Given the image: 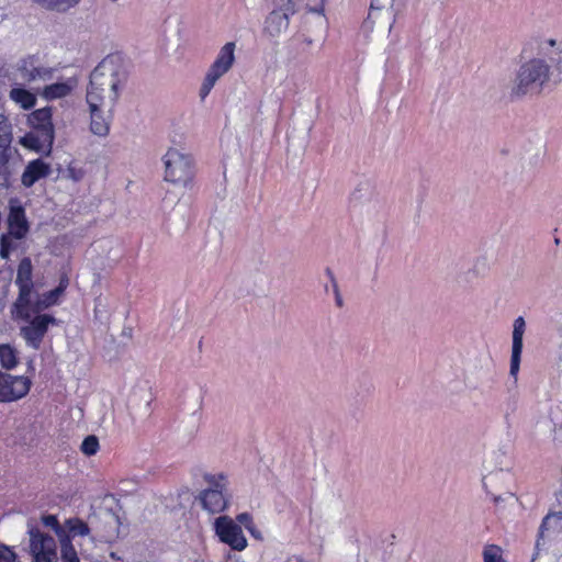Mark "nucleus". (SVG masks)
<instances>
[{
    "label": "nucleus",
    "instance_id": "1",
    "mask_svg": "<svg viewBox=\"0 0 562 562\" xmlns=\"http://www.w3.org/2000/svg\"><path fill=\"white\" fill-rule=\"evenodd\" d=\"M562 82V43L548 40L541 43L537 57L519 65L509 86L512 100L541 94Z\"/></svg>",
    "mask_w": 562,
    "mask_h": 562
},
{
    "label": "nucleus",
    "instance_id": "2",
    "mask_svg": "<svg viewBox=\"0 0 562 562\" xmlns=\"http://www.w3.org/2000/svg\"><path fill=\"white\" fill-rule=\"evenodd\" d=\"M126 82V71L119 56L103 58L90 75L86 100L88 105L114 110L120 91Z\"/></svg>",
    "mask_w": 562,
    "mask_h": 562
},
{
    "label": "nucleus",
    "instance_id": "3",
    "mask_svg": "<svg viewBox=\"0 0 562 562\" xmlns=\"http://www.w3.org/2000/svg\"><path fill=\"white\" fill-rule=\"evenodd\" d=\"M29 123L33 130L21 137L20 144L25 148L49 156L55 139L52 109L46 106L33 111L29 115Z\"/></svg>",
    "mask_w": 562,
    "mask_h": 562
},
{
    "label": "nucleus",
    "instance_id": "4",
    "mask_svg": "<svg viewBox=\"0 0 562 562\" xmlns=\"http://www.w3.org/2000/svg\"><path fill=\"white\" fill-rule=\"evenodd\" d=\"M32 271L31 259L27 257L23 258L18 267L15 284L19 288V295L13 304L12 311L16 318L23 321H29L30 318L31 296L34 288Z\"/></svg>",
    "mask_w": 562,
    "mask_h": 562
},
{
    "label": "nucleus",
    "instance_id": "5",
    "mask_svg": "<svg viewBox=\"0 0 562 562\" xmlns=\"http://www.w3.org/2000/svg\"><path fill=\"white\" fill-rule=\"evenodd\" d=\"M536 548L538 551H549L557 558L562 555V512L549 513L543 518Z\"/></svg>",
    "mask_w": 562,
    "mask_h": 562
},
{
    "label": "nucleus",
    "instance_id": "6",
    "mask_svg": "<svg viewBox=\"0 0 562 562\" xmlns=\"http://www.w3.org/2000/svg\"><path fill=\"white\" fill-rule=\"evenodd\" d=\"M165 180L187 186L193 178L192 158L177 148H169L164 156Z\"/></svg>",
    "mask_w": 562,
    "mask_h": 562
},
{
    "label": "nucleus",
    "instance_id": "7",
    "mask_svg": "<svg viewBox=\"0 0 562 562\" xmlns=\"http://www.w3.org/2000/svg\"><path fill=\"white\" fill-rule=\"evenodd\" d=\"M209 487L199 494V502L204 510L210 514L224 512L228 506L226 496L227 481L223 474L205 475Z\"/></svg>",
    "mask_w": 562,
    "mask_h": 562
},
{
    "label": "nucleus",
    "instance_id": "8",
    "mask_svg": "<svg viewBox=\"0 0 562 562\" xmlns=\"http://www.w3.org/2000/svg\"><path fill=\"white\" fill-rule=\"evenodd\" d=\"M405 0H371L370 11L364 25L391 32L396 15L403 10Z\"/></svg>",
    "mask_w": 562,
    "mask_h": 562
},
{
    "label": "nucleus",
    "instance_id": "9",
    "mask_svg": "<svg viewBox=\"0 0 562 562\" xmlns=\"http://www.w3.org/2000/svg\"><path fill=\"white\" fill-rule=\"evenodd\" d=\"M18 76L26 85L40 81H49L54 78L56 69L47 65L40 54H31L22 57L15 65Z\"/></svg>",
    "mask_w": 562,
    "mask_h": 562
},
{
    "label": "nucleus",
    "instance_id": "10",
    "mask_svg": "<svg viewBox=\"0 0 562 562\" xmlns=\"http://www.w3.org/2000/svg\"><path fill=\"white\" fill-rule=\"evenodd\" d=\"M235 43L228 42L220 49L201 86L200 94L202 98H205L215 86L216 81L233 67L235 63Z\"/></svg>",
    "mask_w": 562,
    "mask_h": 562
},
{
    "label": "nucleus",
    "instance_id": "11",
    "mask_svg": "<svg viewBox=\"0 0 562 562\" xmlns=\"http://www.w3.org/2000/svg\"><path fill=\"white\" fill-rule=\"evenodd\" d=\"M213 529L220 541L231 547L233 550L243 551L247 548V539L244 536L241 526L232 517L223 515L213 522Z\"/></svg>",
    "mask_w": 562,
    "mask_h": 562
},
{
    "label": "nucleus",
    "instance_id": "12",
    "mask_svg": "<svg viewBox=\"0 0 562 562\" xmlns=\"http://www.w3.org/2000/svg\"><path fill=\"white\" fill-rule=\"evenodd\" d=\"M30 536V552L33 562H56L57 561V544L55 539L42 532L36 527L29 529Z\"/></svg>",
    "mask_w": 562,
    "mask_h": 562
},
{
    "label": "nucleus",
    "instance_id": "13",
    "mask_svg": "<svg viewBox=\"0 0 562 562\" xmlns=\"http://www.w3.org/2000/svg\"><path fill=\"white\" fill-rule=\"evenodd\" d=\"M29 376L11 375L0 371V402L10 403L23 398L31 389Z\"/></svg>",
    "mask_w": 562,
    "mask_h": 562
},
{
    "label": "nucleus",
    "instance_id": "14",
    "mask_svg": "<svg viewBox=\"0 0 562 562\" xmlns=\"http://www.w3.org/2000/svg\"><path fill=\"white\" fill-rule=\"evenodd\" d=\"M55 322L56 319L47 314L34 316L30 321L29 325L22 327L21 329L24 339L27 341V346L33 349H37L48 329V326Z\"/></svg>",
    "mask_w": 562,
    "mask_h": 562
},
{
    "label": "nucleus",
    "instance_id": "15",
    "mask_svg": "<svg viewBox=\"0 0 562 562\" xmlns=\"http://www.w3.org/2000/svg\"><path fill=\"white\" fill-rule=\"evenodd\" d=\"M8 226L10 234L16 239L24 238L30 229L25 210L18 199L9 201Z\"/></svg>",
    "mask_w": 562,
    "mask_h": 562
},
{
    "label": "nucleus",
    "instance_id": "16",
    "mask_svg": "<svg viewBox=\"0 0 562 562\" xmlns=\"http://www.w3.org/2000/svg\"><path fill=\"white\" fill-rule=\"evenodd\" d=\"M90 110V131L97 136H106L110 132V122L112 120L113 110H106L105 106L89 105Z\"/></svg>",
    "mask_w": 562,
    "mask_h": 562
},
{
    "label": "nucleus",
    "instance_id": "17",
    "mask_svg": "<svg viewBox=\"0 0 562 562\" xmlns=\"http://www.w3.org/2000/svg\"><path fill=\"white\" fill-rule=\"evenodd\" d=\"M290 19L286 13L272 10L265 20L263 34L271 40H278L289 27Z\"/></svg>",
    "mask_w": 562,
    "mask_h": 562
},
{
    "label": "nucleus",
    "instance_id": "18",
    "mask_svg": "<svg viewBox=\"0 0 562 562\" xmlns=\"http://www.w3.org/2000/svg\"><path fill=\"white\" fill-rule=\"evenodd\" d=\"M49 173L50 166L41 158H37L26 165L21 177V182L25 188H31L38 180L48 177Z\"/></svg>",
    "mask_w": 562,
    "mask_h": 562
},
{
    "label": "nucleus",
    "instance_id": "19",
    "mask_svg": "<svg viewBox=\"0 0 562 562\" xmlns=\"http://www.w3.org/2000/svg\"><path fill=\"white\" fill-rule=\"evenodd\" d=\"M64 292V286H57L46 293H44L42 296H40L34 304L31 303L30 305V316L32 313H40L41 311H44L53 305H55L59 299V296Z\"/></svg>",
    "mask_w": 562,
    "mask_h": 562
},
{
    "label": "nucleus",
    "instance_id": "20",
    "mask_svg": "<svg viewBox=\"0 0 562 562\" xmlns=\"http://www.w3.org/2000/svg\"><path fill=\"white\" fill-rule=\"evenodd\" d=\"M34 4L40 8L54 11L58 13H65L77 7L81 0H31Z\"/></svg>",
    "mask_w": 562,
    "mask_h": 562
},
{
    "label": "nucleus",
    "instance_id": "21",
    "mask_svg": "<svg viewBox=\"0 0 562 562\" xmlns=\"http://www.w3.org/2000/svg\"><path fill=\"white\" fill-rule=\"evenodd\" d=\"M9 97L25 110L33 108L36 103L35 94L22 87L12 88Z\"/></svg>",
    "mask_w": 562,
    "mask_h": 562
},
{
    "label": "nucleus",
    "instance_id": "22",
    "mask_svg": "<svg viewBox=\"0 0 562 562\" xmlns=\"http://www.w3.org/2000/svg\"><path fill=\"white\" fill-rule=\"evenodd\" d=\"M12 149H0V187L9 188L13 169L10 165Z\"/></svg>",
    "mask_w": 562,
    "mask_h": 562
},
{
    "label": "nucleus",
    "instance_id": "23",
    "mask_svg": "<svg viewBox=\"0 0 562 562\" xmlns=\"http://www.w3.org/2000/svg\"><path fill=\"white\" fill-rule=\"evenodd\" d=\"M527 324L522 316H518L513 323L512 334V351H522L524 348V335L526 333Z\"/></svg>",
    "mask_w": 562,
    "mask_h": 562
},
{
    "label": "nucleus",
    "instance_id": "24",
    "mask_svg": "<svg viewBox=\"0 0 562 562\" xmlns=\"http://www.w3.org/2000/svg\"><path fill=\"white\" fill-rule=\"evenodd\" d=\"M72 90V86L68 82H56L46 86L42 95L47 100H55L67 97Z\"/></svg>",
    "mask_w": 562,
    "mask_h": 562
},
{
    "label": "nucleus",
    "instance_id": "25",
    "mask_svg": "<svg viewBox=\"0 0 562 562\" xmlns=\"http://www.w3.org/2000/svg\"><path fill=\"white\" fill-rule=\"evenodd\" d=\"M274 10L286 13V18L300 12L304 5V0H274Z\"/></svg>",
    "mask_w": 562,
    "mask_h": 562
},
{
    "label": "nucleus",
    "instance_id": "26",
    "mask_svg": "<svg viewBox=\"0 0 562 562\" xmlns=\"http://www.w3.org/2000/svg\"><path fill=\"white\" fill-rule=\"evenodd\" d=\"M12 126L4 114H0V149L11 150Z\"/></svg>",
    "mask_w": 562,
    "mask_h": 562
},
{
    "label": "nucleus",
    "instance_id": "27",
    "mask_svg": "<svg viewBox=\"0 0 562 562\" xmlns=\"http://www.w3.org/2000/svg\"><path fill=\"white\" fill-rule=\"evenodd\" d=\"M59 543L63 562H80L69 535L59 539Z\"/></svg>",
    "mask_w": 562,
    "mask_h": 562
},
{
    "label": "nucleus",
    "instance_id": "28",
    "mask_svg": "<svg viewBox=\"0 0 562 562\" xmlns=\"http://www.w3.org/2000/svg\"><path fill=\"white\" fill-rule=\"evenodd\" d=\"M65 526L68 529L67 535L70 536V539L76 536L85 537L88 536L90 532L89 526L79 518L67 519Z\"/></svg>",
    "mask_w": 562,
    "mask_h": 562
},
{
    "label": "nucleus",
    "instance_id": "29",
    "mask_svg": "<svg viewBox=\"0 0 562 562\" xmlns=\"http://www.w3.org/2000/svg\"><path fill=\"white\" fill-rule=\"evenodd\" d=\"M484 562H505L503 559V550L496 544H488L483 550Z\"/></svg>",
    "mask_w": 562,
    "mask_h": 562
},
{
    "label": "nucleus",
    "instance_id": "30",
    "mask_svg": "<svg viewBox=\"0 0 562 562\" xmlns=\"http://www.w3.org/2000/svg\"><path fill=\"white\" fill-rule=\"evenodd\" d=\"M42 522L44 524V526L49 527L55 531L58 540L67 536V530L60 526L56 516L44 515L42 517Z\"/></svg>",
    "mask_w": 562,
    "mask_h": 562
},
{
    "label": "nucleus",
    "instance_id": "31",
    "mask_svg": "<svg viewBox=\"0 0 562 562\" xmlns=\"http://www.w3.org/2000/svg\"><path fill=\"white\" fill-rule=\"evenodd\" d=\"M99 440L95 436L86 437L81 443V452L88 457L94 456L99 450Z\"/></svg>",
    "mask_w": 562,
    "mask_h": 562
},
{
    "label": "nucleus",
    "instance_id": "32",
    "mask_svg": "<svg viewBox=\"0 0 562 562\" xmlns=\"http://www.w3.org/2000/svg\"><path fill=\"white\" fill-rule=\"evenodd\" d=\"M326 273L327 276L329 277V280H330V283H331V290H333V294L335 296V303H336V306L341 308L344 306V299H342V295L340 293V290H339V285L337 283V280L333 273V271L330 269H326Z\"/></svg>",
    "mask_w": 562,
    "mask_h": 562
},
{
    "label": "nucleus",
    "instance_id": "33",
    "mask_svg": "<svg viewBox=\"0 0 562 562\" xmlns=\"http://www.w3.org/2000/svg\"><path fill=\"white\" fill-rule=\"evenodd\" d=\"M239 526L243 525L252 536L255 535V525L249 513H241L236 516L235 520Z\"/></svg>",
    "mask_w": 562,
    "mask_h": 562
},
{
    "label": "nucleus",
    "instance_id": "34",
    "mask_svg": "<svg viewBox=\"0 0 562 562\" xmlns=\"http://www.w3.org/2000/svg\"><path fill=\"white\" fill-rule=\"evenodd\" d=\"M16 353H0V364L7 370H12L18 364Z\"/></svg>",
    "mask_w": 562,
    "mask_h": 562
},
{
    "label": "nucleus",
    "instance_id": "35",
    "mask_svg": "<svg viewBox=\"0 0 562 562\" xmlns=\"http://www.w3.org/2000/svg\"><path fill=\"white\" fill-rule=\"evenodd\" d=\"M520 367V353H512L509 374L514 378V383L517 381V375Z\"/></svg>",
    "mask_w": 562,
    "mask_h": 562
},
{
    "label": "nucleus",
    "instance_id": "36",
    "mask_svg": "<svg viewBox=\"0 0 562 562\" xmlns=\"http://www.w3.org/2000/svg\"><path fill=\"white\" fill-rule=\"evenodd\" d=\"M16 555L7 546L0 543V562H14Z\"/></svg>",
    "mask_w": 562,
    "mask_h": 562
},
{
    "label": "nucleus",
    "instance_id": "37",
    "mask_svg": "<svg viewBox=\"0 0 562 562\" xmlns=\"http://www.w3.org/2000/svg\"><path fill=\"white\" fill-rule=\"evenodd\" d=\"M11 251V243L7 236H2L0 240V257L7 259Z\"/></svg>",
    "mask_w": 562,
    "mask_h": 562
},
{
    "label": "nucleus",
    "instance_id": "38",
    "mask_svg": "<svg viewBox=\"0 0 562 562\" xmlns=\"http://www.w3.org/2000/svg\"><path fill=\"white\" fill-rule=\"evenodd\" d=\"M67 173H68V177H69L70 179H72L74 181H79V180H81V179H82V177H83V171H82V169H77V168H75V167H72V166H69V167L67 168Z\"/></svg>",
    "mask_w": 562,
    "mask_h": 562
},
{
    "label": "nucleus",
    "instance_id": "39",
    "mask_svg": "<svg viewBox=\"0 0 562 562\" xmlns=\"http://www.w3.org/2000/svg\"><path fill=\"white\" fill-rule=\"evenodd\" d=\"M293 42H296V43H305L307 45H311L314 41L312 37L307 36L305 33L303 32H297L293 38H292Z\"/></svg>",
    "mask_w": 562,
    "mask_h": 562
},
{
    "label": "nucleus",
    "instance_id": "40",
    "mask_svg": "<svg viewBox=\"0 0 562 562\" xmlns=\"http://www.w3.org/2000/svg\"><path fill=\"white\" fill-rule=\"evenodd\" d=\"M514 497V495L512 493H507L505 496H496V495H492V501L494 502V504L499 507L501 506V503L507 501V499H512Z\"/></svg>",
    "mask_w": 562,
    "mask_h": 562
},
{
    "label": "nucleus",
    "instance_id": "41",
    "mask_svg": "<svg viewBox=\"0 0 562 562\" xmlns=\"http://www.w3.org/2000/svg\"><path fill=\"white\" fill-rule=\"evenodd\" d=\"M555 501L558 505L562 508V483L560 484L559 490L555 492Z\"/></svg>",
    "mask_w": 562,
    "mask_h": 562
},
{
    "label": "nucleus",
    "instance_id": "42",
    "mask_svg": "<svg viewBox=\"0 0 562 562\" xmlns=\"http://www.w3.org/2000/svg\"><path fill=\"white\" fill-rule=\"evenodd\" d=\"M122 335L130 338L132 336V328H124Z\"/></svg>",
    "mask_w": 562,
    "mask_h": 562
},
{
    "label": "nucleus",
    "instance_id": "43",
    "mask_svg": "<svg viewBox=\"0 0 562 562\" xmlns=\"http://www.w3.org/2000/svg\"><path fill=\"white\" fill-rule=\"evenodd\" d=\"M2 351H13V349L9 345H1L0 352Z\"/></svg>",
    "mask_w": 562,
    "mask_h": 562
},
{
    "label": "nucleus",
    "instance_id": "44",
    "mask_svg": "<svg viewBox=\"0 0 562 562\" xmlns=\"http://www.w3.org/2000/svg\"><path fill=\"white\" fill-rule=\"evenodd\" d=\"M308 12H317V13H322V12H323V7H321L319 9L308 8Z\"/></svg>",
    "mask_w": 562,
    "mask_h": 562
},
{
    "label": "nucleus",
    "instance_id": "45",
    "mask_svg": "<svg viewBox=\"0 0 562 562\" xmlns=\"http://www.w3.org/2000/svg\"><path fill=\"white\" fill-rule=\"evenodd\" d=\"M553 241H554V245H555V246H559V245H560V238L555 237Z\"/></svg>",
    "mask_w": 562,
    "mask_h": 562
},
{
    "label": "nucleus",
    "instance_id": "46",
    "mask_svg": "<svg viewBox=\"0 0 562 562\" xmlns=\"http://www.w3.org/2000/svg\"><path fill=\"white\" fill-rule=\"evenodd\" d=\"M58 286H64V290L66 289V284L64 283V281H60Z\"/></svg>",
    "mask_w": 562,
    "mask_h": 562
},
{
    "label": "nucleus",
    "instance_id": "47",
    "mask_svg": "<svg viewBox=\"0 0 562 562\" xmlns=\"http://www.w3.org/2000/svg\"><path fill=\"white\" fill-rule=\"evenodd\" d=\"M357 192H359V189H356V192H353V196L357 195Z\"/></svg>",
    "mask_w": 562,
    "mask_h": 562
},
{
    "label": "nucleus",
    "instance_id": "48",
    "mask_svg": "<svg viewBox=\"0 0 562 562\" xmlns=\"http://www.w3.org/2000/svg\"><path fill=\"white\" fill-rule=\"evenodd\" d=\"M357 192H359V189H356V192H353V196L357 195Z\"/></svg>",
    "mask_w": 562,
    "mask_h": 562
},
{
    "label": "nucleus",
    "instance_id": "49",
    "mask_svg": "<svg viewBox=\"0 0 562 562\" xmlns=\"http://www.w3.org/2000/svg\"><path fill=\"white\" fill-rule=\"evenodd\" d=\"M112 2H116L117 0H111Z\"/></svg>",
    "mask_w": 562,
    "mask_h": 562
}]
</instances>
